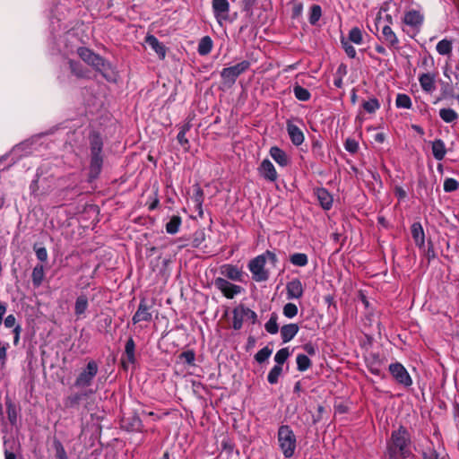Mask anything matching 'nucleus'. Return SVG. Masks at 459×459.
I'll list each match as a JSON object with an SVG mask.
<instances>
[{
  "label": "nucleus",
  "instance_id": "51",
  "mask_svg": "<svg viewBox=\"0 0 459 459\" xmlns=\"http://www.w3.org/2000/svg\"><path fill=\"white\" fill-rule=\"evenodd\" d=\"M102 150V142L99 136H94L91 141V154H100Z\"/></svg>",
  "mask_w": 459,
  "mask_h": 459
},
{
  "label": "nucleus",
  "instance_id": "34",
  "mask_svg": "<svg viewBox=\"0 0 459 459\" xmlns=\"http://www.w3.org/2000/svg\"><path fill=\"white\" fill-rule=\"evenodd\" d=\"M135 343L133 338H129L125 346V354L129 363L134 364L136 360L135 359Z\"/></svg>",
  "mask_w": 459,
  "mask_h": 459
},
{
  "label": "nucleus",
  "instance_id": "30",
  "mask_svg": "<svg viewBox=\"0 0 459 459\" xmlns=\"http://www.w3.org/2000/svg\"><path fill=\"white\" fill-rule=\"evenodd\" d=\"M181 218L178 215H173L169 222L166 224V231L169 234L174 235L178 232L181 225Z\"/></svg>",
  "mask_w": 459,
  "mask_h": 459
},
{
  "label": "nucleus",
  "instance_id": "12",
  "mask_svg": "<svg viewBox=\"0 0 459 459\" xmlns=\"http://www.w3.org/2000/svg\"><path fill=\"white\" fill-rule=\"evenodd\" d=\"M220 273L223 275L222 278H227L233 281H243L244 272L236 265L233 264H223L220 268Z\"/></svg>",
  "mask_w": 459,
  "mask_h": 459
},
{
  "label": "nucleus",
  "instance_id": "46",
  "mask_svg": "<svg viewBox=\"0 0 459 459\" xmlns=\"http://www.w3.org/2000/svg\"><path fill=\"white\" fill-rule=\"evenodd\" d=\"M190 124H185L178 134L177 139L182 146L188 145V140L186 137V133L190 130Z\"/></svg>",
  "mask_w": 459,
  "mask_h": 459
},
{
  "label": "nucleus",
  "instance_id": "14",
  "mask_svg": "<svg viewBox=\"0 0 459 459\" xmlns=\"http://www.w3.org/2000/svg\"><path fill=\"white\" fill-rule=\"evenodd\" d=\"M403 22L406 25L420 30L424 22V16L420 11L411 10L404 13Z\"/></svg>",
  "mask_w": 459,
  "mask_h": 459
},
{
  "label": "nucleus",
  "instance_id": "24",
  "mask_svg": "<svg viewBox=\"0 0 459 459\" xmlns=\"http://www.w3.org/2000/svg\"><path fill=\"white\" fill-rule=\"evenodd\" d=\"M431 150L437 160H442L446 154V144L441 139H436L431 143Z\"/></svg>",
  "mask_w": 459,
  "mask_h": 459
},
{
  "label": "nucleus",
  "instance_id": "17",
  "mask_svg": "<svg viewBox=\"0 0 459 459\" xmlns=\"http://www.w3.org/2000/svg\"><path fill=\"white\" fill-rule=\"evenodd\" d=\"M384 42L391 48L399 49V39L389 24L383 26L382 38Z\"/></svg>",
  "mask_w": 459,
  "mask_h": 459
},
{
  "label": "nucleus",
  "instance_id": "13",
  "mask_svg": "<svg viewBox=\"0 0 459 459\" xmlns=\"http://www.w3.org/2000/svg\"><path fill=\"white\" fill-rule=\"evenodd\" d=\"M258 173L263 178L270 182H274L278 178L277 171L273 164L268 159H264L261 162L258 168Z\"/></svg>",
  "mask_w": 459,
  "mask_h": 459
},
{
  "label": "nucleus",
  "instance_id": "49",
  "mask_svg": "<svg viewBox=\"0 0 459 459\" xmlns=\"http://www.w3.org/2000/svg\"><path fill=\"white\" fill-rule=\"evenodd\" d=\"M283 315L288 318H293L298 315V307L293 303H287L282 309Z\"/></svg>",
  "mask_w": 459,
  "mask_h": 459
},
{
  "label": "nucleus",
  "instance_id": "22",
  "mask_svg": "<svg viewBox=\"0 0 459 459\" xmlns=\"http://www.w3.org/2000/svg\"><path fill=\"white\" fill-rule=\"evenodd\" d=\"M299 328L296 324H288L281 328V336L284 343L291 341L298 333Z\"/></svg>",
  "mask_w": 459,
  "mask_h": 459
},
{
  "label": "nucleus",
  "instance_id": "19",
  "mask_svg": "<svg viewBox=\"0 0 459 459\" xmlns=\"http://www.w3.org/2000/svg\"><path fill=\"white\" fill-rule=\"evenodd\" d=\"M145 43L159 56L160 59H164L166 56L165 46L159 41V39L152 34H148L145 37Z\"/></svg>",
  "mask_w": 459,
  "mask_h": 459
},
{
  "label": "nucleus",
  "instance_id": "9",
  "mask_svg": "<svg viewBox=\"0 0 459 459\" xmlns=\"http://www.w3.org/2000/svg\"><path fill=\"white\" fill-rule=\"evenodd\" d=\"M214 286L225 298L230 299L244 291V289L241 286L233 284L222 277H217L214 280Z\"/></svg>",
  "mask_w": 459,
  "mask_h": 459
},
{
  "label": "nucleus",
  "instance_id": "50",
  "mask_svg": "<svg viewBox=\"0 0 459 459\" xmlns=\"http://www.w3.org/2000/svg\"><path fill=\"white\" fill-rule=\"evenodd\" d=\"M459 187V183L456 179L448 178L444 181V190L445 192H453L457 190Z\"/></svg>",
  "mask_w": 459,
  "mask_h": 459
},
{
  "label": "nucleus",
  "instance_id": "8",
  "mask_svg": "<svg viewBox=\"0 0 459 459\" xmlns=\"http://www.w3.org/2000/svg\"><path fill=\"white\" fill-rule=\"evenodd\" d=\"M153 307V301H149L145 298L140 299L137 310L132 317L133 324L140 322H150L152 319V309Z\"/></svg>",
  "mask_w": 459,
  "mask_h": 459
},
{
  "label": "nucleus",
  "instance_id": "42",
  "mask_svg": "<svg viewBox=\"0 0 459 459\" xmlns=\"http://www.w3.org/2000/svg\"><path fill=\"white\" fill-rule=\"evenodd\" d=\"M69 65H70V69H71L72 73L75 76H77L79 78H86L88 76L87 72L84 70V68L79 63L73 61V60H69Z\"/></svg>",
  "mask_w": 459,
  "mask_h": 459
},
{
  "label": "nucleus",
  "instance_id": "27",
  "mask_svg": "<svg viewBox=\"0 0 459 459\" xmlns=\"http://www.w3.org/2000/svg\"><path fill=\"white\" fill-rule=\"evenodd\" d=\"M436 49L441 56H450L453 50V42L451 39H444L437 44Z\"/></svg>",
  "mask_w": 459,
  "mask_h": 459
},
{
  "label": "nucleus",
  "instance_id": "4",
  "mask_svg": "<svg viewBox=\"0 0 459 459\" xmlns=\"http://www.w3.org/2000/svg\"><path fill=\"white\" fill-rule=\"evenodd\" d=\"M98 372V363L93 359L89 360L86 366L78 372L74 382V386L79 390H91L90 387L92 385Z\"/></svg>",
  "mask_w": 459,
  "mask_h": 459
},
{
  "label": "nucleus",
  "instance_id": "32",
  "mask_svg": "<svg viewBox=\"0 0 459 459\" xmlns=\"http://www.w3.org/2000/svg\"><path fill=\"white\" fill-rule=\"evenodd\" d=\"M439 117L446 123H453L458 119V114L450 108H441Z\"/></svg>",
  "mask_w": 459,
  "mask_h": 459
},
{
  "label": "nucleus",
  "instance_id": "6",
  "mask_svg": "<svg viewBox=\"0 0 459 459\" xmlns=\"http://www.w3.org/2000/svg\"><path fill=\"white\" fill-rule=\"evenodd\" d=\"M250 67V62L244 60L235 65L223 68L221 72V77L226 83H234L237 78Z\"/></svg>",
  "mask_w": 459,
  "mask_h": 459
},
{
  "label": "nucleus",
  "instance_id": "7",
  "mask_svg": "<svg viewBox=\"0 0 459 459\" xmlns=\"http://www.w3.org/2000/svg\"><path fill=\"white\" fill-rule=\"evenodd\" d=\"M265 259L260 255L252 259L248 264V269L255 281H264L269 278L268 272L264 269Z\"/></svg>",
  "mask_w": 459,
  "mask_h": 459
},
{
  "label": "nucleus",
  "instance_id": "61",
  "mask_svg": "<svg viewBox=\"0 0 459 459\" xmlns=\"http://www.w3.org/2000/svg\"><path fill=\"white\" fill-rule=\"evenodd\" d=\"M303 6L301 4H296L293 7V15L299 16L302 13Z\"/></svg>",
  "mask_w": 459,
  "mask_h": 459
},
{
  "label": "nucleus",
  "instance_id": "2",
  "mask_svg": "<svg viewBox=\"0 0 459 459\" xmlns=\"http://www.w3.org/2000/svg\"><path fill=\"white\" fill-rule=\"evenodd\" d=\"M77 54L87 65H91L94 70L100 73L106 80H113L111 74H109V70L111 69L110 64L102 58L100 55L83 47L77 49Z\"/></svg>",
  "mask_w": 459,
  "mask_h": 459
},
{
  "label": "nucleus",
  "instance_id": "45",
  "mask_svg": "<svg viewBox=\"0 0 459 459\" xmlns=\"http://www.w3.org/2000/svg\"><path fill=\"white\" fill-rule=\"evenodd\" d=\"M272 352H273L272 349H270L267 346L264 347L263 349L258 351L257 353L255 355V359L258 363H263L269 359V357L272 355Z\"/></svg>",
  "mask_w": 459,
  "mask_h": 459
},
{
  "label": "nucleus",
  "instance_id": "41",
  "mask_svg": "<svg viewBox=\"0 0 459 459\" xmlns=\"http://www.w3.org/2000/svg\"><path fill=\"white\" fill-rule=\"evenodd\" d=\"M293 93H294L296 99H298L299 100H301V101H307L311 97L310 92L306 88H303L300 85L294 86Z\"/></svg>",
  "mask_w": 459,
  "mask_h": 459
},
{
  "label": "nucleus",
  "instance_id": "36",
  "mask_svg": "<svg viewBox=\"0 0 459 459\" xmlns=\"http://www.w3.org/2000/svg\"><path fill=\"white\" fill-rule=\"evenodd\" d=\"M362 108L366 112L373 114L380 108V102L376 98H370L362 103Z\"/></svg>",
  "mask_w": 459,
  "mask_h": 459
},
{
  "label": "nucleus",
  "instance_id": "16",
  "mask_svg": "<svg viewBox=\"0 0 459 459\" xmlns=\"http://www.w3.org/2000/svg\"><path fill=\"white\" fill-rule=\"evenodd\" d=\"M419 82L426 93H433L436 91V74L434 73L421 74L419 76Z\"/></svg>",
  "mask_w": 459,
  "mask_h": 459
},
{
  "label": "nucleus",
  "instance_id": "18",
  "mask_svg": "<svg viewBox=\"0 0 459 459\" xmlns=\"http://www.w3.org/2000/svg\"><path fill=\"white\" fill-rule=\"evenodd\" d=\"M287 132L294 145L299 146L303 143L305 139L304 134L298 126L291 122H287Z\"/></svg>",
  "mask_w": 459,
  "mask_h": 459
},
{
  "label": "nucleus",
  "instance_id": "64",
  "mask_svg": "<svg viewBox=\"0 0 459 459\" xmlns=\"http://www.w3.org/2000/svg\"><path fill=\"white\" fill-rule=\"evenodd\" d=\"M5 459H16L15 455L13 452H9L7 449L4 451Z\"/></svg>",
  "mask_w": 459,
  "mask_h": 459
},
{
  "label": "nucleus",
  "instance_id": "63",
  "mask_svg": "<svg viewBox=\"0 0 459 459\" xmlns=\"http://www.w3.org/2000/svg\"><path fill=\"white\" fill-rule=\"evenodd\" d=\"M375 50L378 53V54H381V55H387V52H386V49L385 47H383L382 45H377L375 47Z\"/></svg>",
  "mask_w": 459,
  "mask_h": 459
},
{
  "label": "nucleus",
  "instance_id": "21",
  "mask_svg": "<svg viewBox=\"0 0 459 459\" xmlns=\"http://www.w3.org/2000/svg\"><path fill=\"white\" fill-rule=\"evenodd\" d=\"M269 152L273 160L281 167H286L289 164L290 160L286 152L279 147H272Z\"/></svg>",
  "mask_w": 459,
  "mask_h": 459
},
{
  "label": "nucleus",
  "instance_id": "39",
  "mask_svg": "<svg viewBox=\"0 0 459 459\" xmlns=\"http://www.w3.org/2000/svg\"><path fill=\"white\" fill-rule=\"evenodd\" d=\"M298 370L303 372L311 367L310 359L305 354H299L296 359Z\"/></svg>",
  "mask_w": 459,
  "mask_h": 459
},
{
  "label": "nucleus",
  "instance_id": "43",
  "mask_svg": "<svg viewBox=\"0 0 459 459\" xmlns=\"http://www.w3.org/2000/svg\"><path fill=\"white\" fill-rule=\"evenodd\" d=\"M322 15V9L321 6L318 4H314L310 8V13H309V22L312 25H315L320 19Z\"/></svg>",
  "mask_w": 459,
  "mask_h": 459
},
{
  "label": "nucleus",
  "instance_id": "48",
  "mask_svg": "<svg viewBox=\"0 0 459 459\" xmlns=\"http://www.w3.org/2000/svg\"><path fill=\"white\" fill-rule=\"evenodd\" d=\"M341 44H342V47L343 48L346 55L350 57V58H355L356 57V55H357V52H356V49L350 43V41H348L346 39L342 38L341 39Z\"/></svg>",
  "mask_w": 459,
  "mask_h": 459
},
{
  "label": "nucleus",
  "instance_id": "29",
  "mask_svg": "<svg viewBox=\"0 0 459 459\" xmlns=\"http://www.w3.org/2000/svg\"><path fill=\"white\" fill-rule=\"evenodd\" d=\"M44 266L42 264H37L32 271L31 279L32 283L35 287H39L44 279Z\"/></svg>",
  "mask_w": 459,
  "mask_h": 459
},
{
  "label": "nucleus",
  "instance_id": "40",
  "mask_svg": "<svg viewBox=\"0 0 459 459\" xmlns=\"http://www.w3.org/2000/svg\"><path fill=\"white\" fill-rule=\"evenodd\" d=\"M282 373V367L280 365H275L270 370L267 376V380L271 385H274L278 383V380Z\"/></svg>",
  "mask_w": 459,
  "mask_h": 459
},
{
  "label": "nucleus",
  "instance_id": "56",
  "mask_svg": "<svg viewBox=\"0 0 459 459\" xmlns=\"http://www.w3.org/2000/svg\"><path fill=\"white\" fill-rule=\"evenodd\" d=\"M35 253H36L37 258L39 261L45 262L48 259V252L45 247L35 248Z\"/></svg>",
  "mask_w": 459,
  "mask_h": 459
},
{
  "label": "nucleus",
  "instance_id": "53",
  "mask_svg": "<svg viewBox=\"0 0 459 459\" xmlns=\"http://www.w3.org/2000/svg\"><path fill=\"white\" fill-rule=\"evenodd\" d=\"M179 358L181 360H183L185 363L188 365H194L195 359V354L193 351L188 350L184 352H182L179 355Z\"/></svg>",
  "mask_w": 459,
  "mask_h": 459
},
{
  "label": "nucleus",
  "instance_id": "35",
  "mask_svg": "<svg viewBox=\"0 0 459 459\" xmlns=\"http://www.w3.org/2000/svg\"><path fill=\"white\" fill-rule=\"evenodd\" d=\"M290 262L299 267H304L308 264V257L304 253H294L290 256Z\"/></svg>",
  "mask_w": 459,
  "mask_h": 459
},
{
  "label": "nucleus",
  "instance_id": "15",
  "mask_svg": "<svg viewBox=\"0 0 459 459\" xmlns=\"http://www.w3.org/2000/svg\"><path fill=\"white\" fill-rule=\"evenodd\" d=\"M288 299H298L303 296L304 288L299 279H292L286 285Z\"/></svg>",
  "mask_w": 459,
  "mask_h": 459
},
{
  "label": "nucleus",
  "instance_id": "23",
  "mask_svg": "<svg viewBox=\"0 0 459 459\" xmlns=\"http://www.w3.org/2000/svg\"><path fill=\"white\" fill-rule=\"evenodd\" d=\"M411 231L415 244L420 247H424L425 234L421 224L420 222H414L411 225Z\"/></svg>",
  "mask_w": 459,
  "mask_h": 459
},
{
  "label": "nucleus",
  "instance_id": "57",
  "mask_svg": "<svg viewBox=\"0 0 459 459\" xmlns=\"http://www.w3.org/2000/svg\"><path fill=\"white\" fill-rule=\"evenodd\" d=\"M424 459H446L445 457L439 458L436 450L429 448L423 453Z\"/></svg>",
  "mask_w": 459,
  "mask_h": 459
},
{
  "label": "nucleus",
  "instance_id": "37",
  "mask_svg": "<svg viewBox=\"0 0 459 459\" xmlns=\"http://www.w3.org/2000/svg\"><path fill=\"white\" fill-rule=\"evenodd\" d=\"M102 167V157L100 154H91V173L97 176Z\"/></svg>",
  "mask_w": 459,
  "mask_h": 459
},
{
  "label": "nucleus",
  "instance_id": "11",
  "mask_svg": "<svg viewBox=\"0 0 459 459\" xmlns=\"http://www.w3.org/2000/svg\"><path fill=\"white\" fill-rule=\"evenodd\" d=\"M212 7L213 15L220 25L229 19L230 3L228 0H212Z\"/></svg>",
  "mask_w": 459,
  "mask_h": 459
},
{
  "label": "nucleus",
  "instance_id": "10",
  "mask_svg": "<svg viewBox=\"0 0 459 459\" xmlns=\"http://www.w3.org/2000/svg\"><path fill=\"white\" fill-rule=\"evenodd\" d=\"M389 371L398 384L406 387L412 385V379L410 374L401 363L395 362L390 364Z\"/></svg>",
  "mask_w": 459,
  "mask_h": 459
},
{
  "label": "nucleus",
  "instance_id": "28",
  "mask_svg": "<svg viewBox=\"0 0 459 459\" xmlns=\"http://www.w3.org/2000/svg\"><path fill=\"white\" fill-rule=\"evenodd\" d=\"M88 308V299L85 295H80L74 305V313L77 316H81Z\"/></svg>",
  "mask_w": 459,
  "mask_h": 459
},
{
  "label": "nucleus",
  "instance_id": "33",
  "mask_svg": "<svg viewBox=\"0 0 459 459\" xmlns=\"http://www.w3.org/2000/svg\"><path fill=\"white\" fill-rule=\"evenodd\" d=\"M347 40L356 45H361L363 43L362 30L359 27L351 28L349 31Z\"/></svg>",
  "mask_w": 459,
  "mask_h": 459
},
{
  "label": "nucleus",
  "instance_id": "62",
  "mask_svg": "<svg viewBox=\"0 0 459 459\" xmlns=\"http://www.w3.org/2000/svg\"><path fill=\"white\" fill-rule=\"evenodd\" d=\"M304 350L310 355H314L316 353V349L311 343L305 344Z\"/></svg>",
  "mask_w": 459,
  "mask_h": 459
},
{
  "label": "nucleus",
  "instance_id": "54",
  "mask_svg": "<svg viewBox=\"0 0 459 459\" xmlns=\"http://www.w3.org/2000/svg\"><path fill=\"white\" fill-rule=\"evenodd\" d=\"M344 148L350 153H355L359 150V143L356 140L348 138L345 141Z\"/></svg>",
  "mask_w": 459,
  "mask_h": 459
},
{
  "label": "nucleus",
  "instance_id": "20",
  "mask_svg": "<svg viewBox=\"0 0 459 459\" xmlns=\"http://www.w3.org/2000/svg\"><path fill=\"white\" fill-rule=\"evenodd\" d=\"M315 194L323 209L329 210L332 207L333 196L325 188H316Z\"/></svg>",
  "mask_w": 459,
  "mask_h": 459
},
{
  "label": "nucleus",
  "instance_id": "31",
  "mask_svg": "<svg viewBox=\"0 0 459 459\" xmlns=\"http://www.w3.org/2000/svg\"><path fill=\"white\" fill-rule=\"evenodd\" d=\"M193 202L195 204V209L198 211L199 214H203V203H204V191L199 186L195 187V193L193 196Z\"/></svg>",
  "mask_w": 459,
  "mask_h": 459
},
{
  "label": "nucleus",
  "instance_id": "47",
  "mask_svg": "<svg viewBox=\"0 0 459 459\" xmlns=\"http://www.w3.org/2000/svg\"><path fill=\"white\" fill-rule=\"evenodd\" d=\"M290 356V351L288 348H282L279 350L275 356L274 360L276 362V365H280L282 367V364L287 360V359Z\"/></svg>",
  "mask_w": 459,
  "mask_h": 459
},
{
  "label": "nucleus",
  "instance_id": "60",
  "mask_svg": "<svg viewBox=\"0 0 459 459\" xmlns=\"http://www.w3.org/2000/svg\"><path fill=\"white\" fill-rule=\"evenodd\" d=\"M21 331H22V327L19 325H17L13 329V333H14L13 342H14V344H17L19 342Z\"/></svg>",
  "mask_w": 459,
  "mask_h": 459
},
{
  "label": "nucleus",
  "instance_id": "5",
  "mask_svg": "<svg viewBox=\"0 0 459 459\" xmlns=\"http://www.w3.org/2000/svg\"><path fill=\"white\" fill-rule=\"evenodd\" d=\"M233 322L232 327L235 330H239L242 327L244 321H249L251 324H255L257 321V315L252 309L245 307L244 305H238L233 311Z\"/></svg>",
  "mask_w": 459,
  "mask_h": 459
},
{
  "label": "nucleus",
  "instance_id": "3",
  "mask_svg": "<svg viewBox=\"0 0 459 459\" xmlns=\"http://www.w3.org/2000/svg\"><path fill=\"white\" fill-rule=\"evenodd\" d=\"M277 444L283 456L291 458L297 449V437L289 425H281L277 431Z\"/></svg>",
  "mask_w": 459,
  "mask_h": 459
},
{
  "label": "nucleus",
  "instance_id": "25",
  "mask_svg": "<svg viewBox=\"0 0 459 459\" xmlns=\"http://www.w3.org/2000/svg\"><path fill=\"white\" fill-rule=\"evenodd\" d=\"M81 393H76L74 394H71L67 396L65 399V405L68 408H73L80 403V402L82 400L83 397L88 396L89 394H91L94 393L93 390L89 391H83Z\"/></svg>",
  "mask_w": 459,
  "mask_h": 459
},
{
  "label": "nucleus",
  "instance_id": "58",
  "mask_svg": "<svg viewBox=\"0 0 459 459\" xmlns=\"http://www.w3.org/2000/svg\"><path fill=\"white\" fill-rule=\"evenodd\" d=\"M15 323H16V318L13 315L7 316L4 321V326L7 328H12L13 326L15 327L16 326Z\"/></svg>",
  "mask_w": 459,
  "mask_h": 459
},
{
  "label": "nucleus",
  "instance_id": "59",
  "mask_svg": "<svg viewBox=\"0 0 459 459\" xmlns=\"http://www.w3.org/2000/svg\"><path fill=\"white\" fill-rule=\"evenodd\" d=\"M262 255H264L265 262L269 260L272 264H275L278 261L276 255L269 250L262 254Z\"/></svg>",
  "mask_w": 459,
  "mask_h": 459
},
{
  "label": "nucleus",
  "instance_id": "1",
  "mask_svg": "<svg viewBox=\"0 0 459 459\" xmlns=\"http://www.w3.org/2000/svg\"><path fill=\"white\" fill-rule=\"evenodd\" d=\"M411 437L408 430L401 426L394 430L387 441L385 455L390 459L406 458L410 455Z\"/></svg>",
  "mask_w": 459,
  "mask_h": 459
},
{
  "label": "nucleus",
  "instance_id": "55",
  "mask_svg": "<svg viewBox=\"0 0 459 459\" xmlns=\"http://www.w3.org/2000/svg\"><path fill=\"white\" fill-rule=\"evenodd\" d=\"M7 414L9 421L11 422V424L14 425L17 420V414L15 408L11 403L7 405Z\"/></svg>",
  "mask_w": 459,
  "mask_h": 459
},
{
  "label": "nucleus",
  "instance_id": "26",
  "mask_svg": "<svg viewBox=\"0 0 459 459\" xmlns=\"http://www.w3.org/2000/svg\"><path fill=\"white\" fill-rule=\"evenodd\" d=\"M213 47V42L209 36L203 37L199 43H198V48L197 51L200 56H206L208 55Z\"/></svg>",
  "mask_w": 459,
  "mask_h": 459
},
{
  "label": "nucleus",
  "instance_id": "38",
  "mask_svg": "<svg viewBox=\"0 0 459 459\" xmlns=\"http://www.w3.org/2000/svg\"><path fill=\"white\" fill-rule=\"evenodd\" d=\"M395 105L399 108H411V100L407 94L399 93L396 96Z\"/></svg>",
  "mask_w": 459,
  "mask_h": 459
},
{
  "label": "nucleus",
  "instance_id": "44",
  "mask_svg": "<svg viewBox=\"0 0 459 459\" xmlns=\"http://www.w3.org/2000/svg\"><path fill=\"white\" fill-rule=\"evenodd\" d=\"M265 330L271 333L275 334L279 331L276 315L273 314L270 319L264 325Z\"/></svg>",
  "mask_w": 459,
  "mask_h": 459
},
{
  "label": "nucleus",
  "instance_id": "52",
  "mask_svg": "<svg viewBox=\"0 0 459 459\" xmlns=\"http://www.w3.org/2000/svg\"><path fill=\"white\" fill-rule=\"evenodd\" d=\"M54 448L56 451V456L57 459H68L66 452L64 448V446L59 440L54 441Z\"/></svg>",
  "mask_w": 459,
  "mask_h": 459
}]
</instances>
